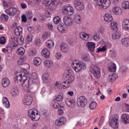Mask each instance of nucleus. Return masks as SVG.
Instances as JSON below:
<instances>
[{
  "mask_svg": "<svg viewBox=\"0 0 129 129\" xmlns=\"http://www.w3.org/2000/svg\"><path fill=\"white\" fill-rule=\"evenodd\" d=\"M14 81L17 84H23L26 87V90H29V79H28V74H18L15 75L14 77ZM28 83V85H25V84Z\"/></svg>",
  "mask_w": 129,
  "mask_h": 129,
  "instance_id": "f257e3e1",
  "label": "nucleus"
},
{
  "mask_svg": "<svg viewBox=\"0 0 129 129\" xmlns=\"http://www.w3.org/2000/svg\"><path fill=\"white\" fill-rule=\"evenodd\" d=\"M64 74L66 75V77L68 80L60 83L61 88H63V87L64 88L69 87V86H70V84H71L73 81H74V79H75V77L73 76V72H72V70L70 69L66 71Z\"/></svg>",
  "mask_w": 129,
  "mask_h": 129,
  "instance_id": "f03ea898",
  "label": "nucleus"
},
{
  "mask_svg": "<svg viewBox=\"0 0 129 129\" xmlns=\"http://www.w3.org/2000/svg\"><path fill=\"white\" fill-rule=\"evenodd\" d=\"M71 65L75 72H80V71L82 70V68L86 66V64L84 62L78 59L73 60Z\"/></svg>",
  "mask_w": 129,
  "mask_h": 129,
  "instance_id": "7ed1b4c3",
  "label": "nucleus"
},
{
  "mask_svg": "<svg viewBox=\"0 0 129 129\" xmlns=\"http://www.w3.org/2000/svg\"><path fill=\"white\" fill-rule=\"evenodd\" d=\"M27 114L32 120L36 121L37 120H39L40 119L38 111L35 109H29L28 111Z\"/></svg>",
  "mask_w": 129,
  "mask_h": 129,
  "instance_id": "20e7f679",
  "label": "nucleus"
},
{
  "mask_svg": "<svg viewBox=\"0 0 129 129\" xmlns=\"http://www.w3.org/2000/svg\"><path fill=\"white\" fill-rule=\"evenodd\" d=\"M90 71L96 78H99L101 76L100 68L96 65L92 66L90 68Z\"/></svg>",
  "mask_w": 129,
  "mask_h": 129,
  "instance_id": "39448f33",
  "label": "nucleus"
},
{
  "mask_svg": "<svg viewBox=\"0 0 129 129\" xmlns=\"http://www.w3.org/2000/svg\"><path fill=\"white\" fill-rule=\"evenodd\" d=\"M96 2L97 5L101 7L102 10H106L107 8H109L110 6V0H94Z\"/></svg>",
  "mask_w": 129,
  "mask_h": 129,
  "instance_id": "423d86ee",
  "label": "nucleus"
},
{
  "mask_svg": "<svg viewBox=\"0 0 129 129\" xmlns=\"http://www.w3.org/2000/svg\"><path fill=\"white\" fill-rule=\"evenodd\" d=\"M61 12L67 16H72L74 14V9L70 6H64L61 8Z\"/></svg>",
  "mask_w": 129,
  "mask_h": 129,
  "instance_id": "0eeeda50",
  "label": "nucleus"
},
{
  "mask_svg": "<svg viewBox=\"0 0 129 129\" xmlns=\"http://www.w3.org/2000/svg\"><path fill=\"white\" fill-rule=\"evenodd\" d=\"M109 124L113 128H118L119 122H118V117H110L109 120Z\"/></svg>",
  "mask_w": 129,
  "mask_h": 129,
  "instance_id": "6e6552de",
  "label": "nucleus"
},
{
  "mask_svg": "<svg viewBox=\"0 0 129 129\" xmlns=\"http://www.w3.org/2000/svg\"><path fill=\"white\" fill-rule=\"evenodd\" d=\"M77 104L80 107H84L87 104V99L86 97L82 96L79 97L77 101Z\"/></svg>",
  "mask_w": 129,
  "mask_h": 129,
  "instance_id": "1a4fd4ad",
  "label": "nucleus"
},
{
  "mask_svg": "<svg viewBox=\"0 0 129 129\" xmlns=\"http://www.w3.org/2000/svg\"><path fill=\"white\" fill-rule=\"evenodd\" d=\"M6 15L10 17H15L18 13V9L16 8L10 7L5 11Z\"/></svg>",
  "mask_w": 129,
  "mask_h": 129,
  "instance_id": "9d476101",
  "label": "nucleus"
},
{
  "mask_svg": "<svg viewBox=\"0 0 129 129\" xmlns=\"http://www.w3.org/2000/svg\"><path fill=\"white\" fill-rule=\"evenodd\" d=\"M23 102L25 105H31L33 102V97L31 95H27L24 97Z\"/></svg>",
  "mask_w": 129,
  "mask_h": 129,
  "instance_id": "9b49d317",
  "label": "nucleus"
},
{
  "mask_svg": "<svg viewBox=\"0 0 129 129\" xmlns=\"http://www.w3.org/2000/svg\"><path fill=\"white\" fill-rule=\"evenodd\" d=\"M75 7L77 11H83L84 9V4L78 0H75Z\"/></svg>",
  "mask_w": 129,
  "mask_h": 129,
  "instance_id": "f8f14e48",
  "label": "nucleus"
},
{
  "mask_svg": "<svg viewBox=\"0 0 129 129\" xmlns=\"http://www.w3.org/2000/svg\"><path fill=\"white\" fill-rule=\"evenodd\" d=\"M60 50L61 52H63V53H68V52L70 51V47L68 44L62 43L60 45Z\"/></svg>",
  "mask_w": 129,
  "mask_h": 129,
  "instance_id": "ddd939ff",
  "label": "nucleus"
},
{
  "mask_svg": "<svg viewBox=\"0 0 129 129\" xmlns=\"http://www.w3.org/2000/svg\"><path fill=\"white\" fill-rule=\"evenodd\" d=\"M122 29L124 31L129 30V19H124L122 21Z\"/></svg>",
  "mask_w": 129,
  "mask_h": 129,
  "instance_id": "4468645a",
  "label": "nucleus"
},
{
  "mask_svg": "<svg viewBox=\"0 0 129 129\" xmlns=\"http://www.w3.org/2000/svg\"><path fill=\"white\" fill-rule=\"evenodd\" d=\"M65 102L69 107L73 108V107H75V101L73 99L66 98L65 100Z\"/></svg>",
  "mask_w": 129,
  "mask_h": 129,
  "instance_id": "2eb2a0df",
  "label": "nucleus"
},
{
  "mask_svg": "<svg viewBox=\"0 0 129 129\" xmlns=\"http://www.w3.org/2000/svg\"><path fill=\"white\" fill-rule=\"evenodd\" d=\"M63 21L67 26H72L73 25V19L70 17H64Z\"/></svg>",
  "mask_w": 129,
  "mask_h": 129,
  "instance_id": "dca6fc26",
  "label": "nucleus"
},
{
  "mask_svg": "<svg viewBox=\"0 0 129 129\" xmlns=\"http://www.w3.org/2000/svg\"><path fill=\"white\" fill-rule=\"evenodd\" d=\"M112 12L115 16H120L122 14L121 8L119 7H114L112 8Z\"/></svg>",
  "mask_w": 129,
  "mask_h": 129,
  "instance_id": "f3484780",
  "label": "nucleus"
},
{
  "mask_svg": "<svg viewBox=\"0 0 129 129\" xmlns=\"http://www.w3.org/2000/svg\"><path fill=\"white\" fill-rule=\"evenodd\" d=\"M108 70L110 72H115L116 71V65L113 62H109L108 64Z\"/></svg>",
  "mask_w": 129,
  "mask_h": 129,
  "instance_id": "a211bd4d",
  "label": "nucleus"
},
{
  "mask_svg": "<svg viewBox=\"0 0 129 129\" xmlns=\"http://www.w3.org/2000/svg\"><path fill=\"white\" fill-rule=\"evenodd\" d=\"M2 84L3 86V87H4V88H6L7 87H8V86H10V84H11V81H10V79H9V78H4L2 79Z\"/></svg>",
  "mask_w": 129,
  "mask_h": 129,
  "instance_id": "6ab92c4d",
  "label": "nucleus"
},
{
  "mask_svg": "<svg viewBox=\"0 0 129 129\" xmlns=\"http://www.w3.org/2000/svg\"><path fill=\"white\" fill-rule=\"evenodd\" d=\"M2 103L3 104L6 108H10L11 107V103H10V101H9V99L6 97H4L2 99Z\"/></svg>",
  "mask_w": 129,
  "mask_h": 129,
  "instance_id": "aec40b11",
  "label": "nucleus"
},
{
  "mask_svg": "<svg viewBox=\"0 0 129 129\" xmlns=\"http://www.w3.org/2000/svg\"><path fill=\"white\" fill-rule=\"evenodd\" d=\"M80 38L84 41H88L89 40V34L86 33L85 32H82L79 34Z\"/></svg>",
  "mask_w": 129,
  "mask_h": 129,
  "instance_id": "412c9836",
  "label": "nucleus"
},
{
  "mask_svg": "<svg viewBox=\"0 0 129 129\" xmlns=\"http://www.w3.org/2000/svg\"><path fill=\"white\" fill-rule=\"evenodd\" d=\"M64 121L65 118L63 117L58 118L57 119L55 120V125H57V126H61V125H63V124H64Z\"/></svg>",
  "mask_w": 129,
  "mask_h": 129,
  "instance_id": "4be33fe9",
  "label": "nucleus"
},
{
  "mask_svg": "<svg viewBox=\"0 0 129 129\" xmlns=\"http://www.w3.org/2000/svg\"><path fill=\"white\" fill-rule=\"evenodd\" d=\"M41 55L45 58H48L50 57L51 54L50 53V51H49L47 48H44L41 51Z\"/></svg>",
  "mask_w": 129,
  "mask_h": 129,
  "instance_id": "5701e85b",
  "label": "nucleus"
},
{
  "mask_svg": "<svg viewBox=\"0 0 129 129\" xmlns=\"http://www.w3.org/2000/svg\"><path fill=\"white\" fill-rule=\"evenodd\" d=\"M104 20L107 23H110L112 21V20H113V18L112 17V16H111V15L110 14L106 13L104 15Z\"/></svg>",
  "mask_w": 129,
  "mask_h": 129,
  "instance_id": "b1692460",
  "label": "nucleus"
},
{
  "mask_svg": "<svg viewBox=\"0 0 129 129\" xmlns=\"http://www.w3.org/2000/svg\"><path fill=\"white\" fill-rule=\"evenodd\" d=\"M86 46L88 49L92 52L94 51V49H95V43L93 42H88L86 43Z\"/></svg>",
  "mask_w": 129,
  "mask_h": 129,
  "instance_id": "393cba45",
  "label": "nucleus"
},
{
  "mask_svg": "<svg viewBox=\"0 0 129 129\" xmlns=\"http://www.w3.org/2000/svg\"><path fill=\"white\" fill-rule=\"evenodd\" d=\"M122 121L123 123H129V115L127 114H122L121 117Z\"/></svg>",
  "mask_w": 129,
  "mask_h": 129,
  "instance_id": "a878e982",
  "label": "nucleus"
},
{
  "mask_svg": "<svg viewBox=\"0 0 129 129\" xmlns=\"http://www.w3.org/2000/svg\"><path fill=\"white\" fill-rule=\"evenodd\" d=\"M14 34L16 36H21L23 34V28L22 27H16L14 30Z\"/></svg>",
  "mask_w": 129,
  "mask_h": 129,
  "instance_id": "bb28decb",
  "label": "nucleus"
},
{
  "mask_svg": "<svg viewBox=\"0 0 129 129\" xmlns=\"http://www.w3.org/2000/svg\"><path fill=\"white\" fill-rule=\"evenodd\" d=\"M49 74L48 73H44L42 74V79L44 83H48L49 82Z\"/></svg>",
  "mask_w": 129,
  "mask_h": 129,
  "instance_id": "cd10ccee",
  "label": "nucleus"
},
{
  "mask_svg": "<svg viewBox=\"0 0 129 129\" xmlns=\"http://www.w3.org/2000/svg\"><path fill=\"white\" fill-rule=\"evenodd\" d=\"M11 95L13 97H17L19 96V89L18 88L14 87L12 90Z\"/></svg>",
  "mask_w": 129,
  "mask_h": 129,
  "instance_id": "c85d7f7f",
  "label": "nucleus"
},
{
  "mask_svg": "<svg viewBox=\"0 0 129 129\" xmlns=\"http://www.w3.org/2000/svg\"><path fill=\"white\" fill-rule=\"evenodd\" d=\"M31 77L32 79L33 83H38L39 79H38V75L36 73H32L31 75Z\"/></svg>",
  "mask_w": 129,
  "mask_h": 129,
  "instance_id": "c756f323",
  "label": "nucleus"
},
{
  "mask_svg": "<svg viewBox=\"0 0 129 129\" xmlns=\"http://www.w3.org/2000/svg\"><path fill=\"white\" fill-rule=\"evenodd\" d=\"M17 47V44H8L6 46V50L7 53H11L14 49V48H16Z\"/></svg>",
  "mask_w": 129,
  "mask_h": 129,
  "instance_id": "7c9ffc66",
  "label": "nucleus"
},
{
  "mask_svg": "<svg viewBox=\"0 0 129 129\" xmlns=\"http://www.w3.org/2000/svg\"><path fill=\"white\" fill-rule=\"evenodd\" d=\"M121 43L124 47H128L129 46V38H123L121 40Z\"/></svg>",
  "mask_w": 129,
  "mask_h": 129,
  "instance_id": "2f4dec72",
  "label": "nucleus"
},
{
  "mask_svg": "<svg viewBox=\"0 0 129 129\" xmlns=\"http://www.w3.org/2000/svg\"><path fill=\"white\" fill-rule=\"evenodd\" d=\"M42 63V60L40 57H35L33 59V64L35 66H40Z\"/></svg>",
  "mask_w": 129,
  "mask_h": 129,
  "instance_id": "473e14b6",
  "label": "nucleus"
},
{
  "mask_svg": "<svg viewBox=\"0 0 129 129\" xmlns=\"http://www.w3.org/2000/svg\"><path fill=\"white\" fill-rule=\"evenodd\" d=\"M74 22L76 24H81V17L78 14L75 15L74 17Z\"/></svg>",
  "mask_w": 129,
  "mask_h": 129,
  "instance_id": "72a5a7b5",
  "label": "nucleus"
},
{
  "mask_svg": "<svg viewBox=\"0 0 129 129\" xmlns=\"http://www.w3.org/2000/svg\"><path fill=\"white\" fill-rule=\"evenodd\" d=\"M65 27H66V26L64 24H60L57 26V29L60 32V33H65Z\"/></svg>",
  "mask_w": 129,
  "mask_h": 129,
  "instance_id": "f704fd0d",
  "label": "nucleus"
},
{
  "mask_svg": "<svg viewBox=\"0 0 129 129\" xmlns=\"http://www.w3.org/2000/svg\"><path fill=\"white\" fill-rule=\"evenodd\" d=\"M120 36H121L120 32H116L113 34L112 38L113 40H117V39H119L120 38Z\"/></svg>",
  "mask_w": 129,
  "mask_h": 129,
  "instance_id": "c9c22d12",
  "label": "nucleus"
},
{
  "mask_svg": "<svg viewBox=\"0 0 129 129\" xmlns=\"http://www.w3.org/2000/svg\"><path fill=\"white\" fill-rule=\"evenodd\" d=\"M121 7L124 10H129V2L123 1L122 2Z\"/></svg>",
  "mask_w": 129,
  "mask_h": 129,
  "instance_id": "e433bc0d",
  "label": "nucleus"
},
{
  "mask_svg": "<svg viewBox=\"0 0 129 129\" xmlns=\"http://www.w3.org/2000/svg\"><path fill=\"white\" fill-rule=\"evenodd\" d=\"M47 48L49 49H51V48H53V46L55 45V44L54 43V41L52 40H48L46 44Z\"/></svg>",
  "mask_w": 129,
  "mask_h": 129,
  "instance_id": "4c0bfd02",
  "label": "nucleus"
},
{
  "mask_svg": "<svg viewBox=\"0 0 129 129\" xmlns=\"http://www.w3.org/2000/svg\"><path fill=\"white\" fill-rule=\"evenodd\" d=\"M96 106H97V103L95 101H93L89 104V108L91 110H94L96 108Z\"/></svg>",
  "mask_w": 129,
  "mask_h": 129,
  "instance_id": "58836bf2",
  "label": "nucleus"
},
{
  "mask_svg": "<svg viewBox=\"0 0 129 129\" xmlns=\"http://www.w3.org/2000/svg\"><path fill=\"white\" fill-rule=\"evenodd\" d=\"M116 74H113L112 75H109L108 77V80L109 82H113L116 79Z\"/></svg>",
  "mask_w": 129,
  "mask_h": 129,
  "instance_id": "ea45409f",
  "label": "nucleus"
},
{
  "mask_svg": "<svg viewBox=\"0 0 129 129\" xmlns=\"http://www.w3.org/2000/svg\"><path fill=\"white\" fill-rule=\"evenodd\" d=\"M110 27L112 30H115V29H117L118 28V25L117 22L115 21H113L110 24Z\"/></svg>",
  "mask_w": 129,
  "mask_h": 129,
  "instance_id": "a19ab883",
  "label": "nucleus"
},
{
  "mask_svg": "<svg viewBox=\"0 0 129 129\" xmlns=\"http://www.w3.org/2000/svg\"><path fill=\"white\" fill-rule=\"evenodd\" d=\"M26 60H27V57H26V56H21L19 60L17 61V63L19 65H23Z\"/></svg>",
  "mask_w": 129,
  "mask_h": 129,
  "instance_id": "79ce46f5",
  "label": "nucleus"
},
{
  "mask_svg": "<svg viewBox=\"0 0 129 129\" xmlns=\"http://www.w3.org/2000/svg\"><path fill=\"white\" fill-rule=\"evenodd\" d=\"M0 20L3 22H7L9 20V16L6 14H2L0 17Z\"/></svg>",
  "mask_w": 129,
  "mask_h": 129,
  "instance_id": "37998d69",
  "label": "nucleus"
},
{
  "mask_svg": "<svg viewBox=\"0 0 129 129\" xmlns=\"http://www.w3.org/2000/svg\"><path fill=\"white\" fill-rule=\"evenodd\" d=\"M127 70H128V68L125 67V66H122L119 69V72L122 73V74H124Z\"/></svg>",
  "mask_w": 129,
  "mask_h": 129,
  "instance_id": "c03bdc74",
  "label": "nucleus"
},
{
  "mask_svg": "<svg viewBox=\"0 0 129 129\" xmlns=\"http://www.w3.org/2000/svg\"><path fill=\"white\" fill-rule=\"evenodd\" d=\"M44 65L46 67H52L53 66V62L49 60H45L44 61Z\"/></svg>",
  "mask_w": 129,
  "mask_h": 129,
  "instance_id": "a18cd8bd",
  "label": "nucleus"
},
{
  "mask_svg": "<svg viewBox=\"0 0 129 129\" xmlns=\"http://www.w3.org/2000/svg\"><path fill=\"white\" fill-rule=\"evenodd\" d=\"M17 53H18L19 55H24V54H25V49L21 47L18 49Z\"/></svg>",
  "mask_w": 129,
  "mask_h": 129,
  "instance_id": "49530a36",
  "label": "nucleus"
},
{
  "mask_svg": "<svg viewBox=\"0 0 129 129\" xmlns=\"http://www.w3.org/2000/svg\"><path fill=\"white\" fill-rule=\"evenodd\" d=\"M50 32H45L43 33L42 38L44 40H46L47 38H49L50 37Z\"/></svg>",
  "mask_w": 129,
  "mask_h": 129,
  "instance_id": "de8ad7c7",
  "label": "nucleus"
},
{
  "mask_svg": "<svg viewBox=\"0 0 129 129\" xmlns=\"http://www.w3.org/2000/svg\"><path fill=\"white\" fill-rule=\"evenodd\" d=\"M26 18L30 20H32L33 18V12L32 11H28L26 15Z\"/></svg>",
  "mask_w": 129,
  "mask_h": 129,
  "instance_id": "09e8293b",
  "label": "nucleus"
},
{
  "mask_svg": "<svg viewBox=\"0 0 129 129\" xmlns=\"http://www.w3.org/2000/svg\"><path fill=\"white\" fill-rule=\"evenodd\" d=\"M12 43H11L12 45H16V47L18 46V38L17 37L13 36L12 37Z\"/></svg>",
  "mask_w": 129,
  "mask_h": 129,
  "instance_id": "8fccbe9b",
  "label": "nucleus"
},
{
  "mask_svg": "<svg viewBox=\"0 0 129 129\" xmlns=\"http://www.w3.org/2000/svg\"><path fill=\"white\" fill-rule=\"evenodd\" d=\"M56 101H62L63 100V94L60 93H59L56 98Z\"/></svg>",
  "mask_w": 129,
  "mask_h": 129,
  "instance_id": "3c124183",
  "label": "nucleus"
},
{
  "mask_svg": "<svg viewBox=\"0 0 129 129\" xmlns=\"http://www.w3.org/2000/svg\"><path fill=\"white\" fill-rule=\"evenodd\" d=\"M105 51H106V47L102 46V47L97 48L96 52L97 53H99V52H105Z\"/></svg>",
  "mask_w": 129,
  "mask_h": 129,
  "instance_id": "603ef678",
  "label": "nucleus"
},
{
  "mask_svg": "<svg viewBox=\"0 0 129 129\" xmlns=\"http://www.w3.org/2000/svg\"><path fill=\"white\" fill-rule=\"evenodd\" d=\"M61 22V18L59 17H56L53 18V22L54 24H59Z\"/></svg>",
  "mask_w": 129,
  "mask_h": 129,
  "instance_id": "864d4df0",
  "label": "nucleus"
},
{
  "mask_svg": "<svg viewBox=\"0 0 129 129\" xmlns=\"http://www.w3.org/2000/svg\"><path fill=\"white\" fill-rule=\"evenodd\" d=\"M24 43V37L23 36H20L18 39V43L19 45H22Z\"/></svg>",
  "mask_w": 129,
  "mask_h": 129,
  "instance_id": "5fc2aeb1",
  "label": "nucleus"
},
{
  "mask_svg": "<svg viewBox=\"0 0 129 129\" xmlns=\"http://www.w3.org/2000/svg\"><path fill=\"white\" fill-rule=\"evenodd\" d=\"M82 60L83 61H85V62H87L89 61V55H84L82 57Z\"/></svg>",
  "mask_w": 129,
  "mask_h": 129,
  "instance_id": "6e6d98bb",
  "label": "nucleus"
},
{
  "mask_svg": "<svg viewBox=\"0 0 129 129\" xmlns=\"http://www.w3.org/2000/svg\"><path fill=\"white\" fill-rule=\"evenodd\" d=\"M28 31L30 34H34L35 33L34 28H33V27L31 26H29L28 27Z\"/></svg>",
  "mask_w": 129,
  "mask_h": 129,
  "instance_id": "4d7b16f0",
  "label": "nucleus"
},
{
  "mask_svg": "<svg viewBox=\"0 0 129 129\" xmlns=\"http://www.w3.org/2000/svg\"><path fill=\"white\" fill-rule=\"evenodd\" d=\"M32 40H33V35L32 34H29L26 37V40L27 42H31L32 41Z\"/></svg>",
  "mask_w": 129,
  "mask_h": 129,
  "instance_id": "13d9d810",
  "label": "nucleus"
},
{
  "mask_svg": "<svg viewBox=\"0 0 129 129\" xmlns=\"http://www.w3.org/2000/svg\"><path fill=\"white\" fill-rule=\"evenodd\" d=\"M99 38H100V37L99 36V35L97 34H94L93 36V39L94 41H99Z\"/></svg>",
  "mask_w": 129,
  "mask_h": 129,
  "instance_id": "bf43d9fd",
  "label": "nucleus"
},
{
  "mask_svg": "<svg viewBox=\"0 0 129 129\" xmlns=\"http://www.w3.org/2000/svg\"><path fill=\"white\" fill-rule=\"evenodd\" d=\"M6 43V38L5 37H1L0 38V44L4 45Z\"/></svg>",
  "mask_w": 129,
  "mask_h": 129,
  "instance_id": "052dcab7",
  "label": "nucleus"
},
{
  "mask_svg": "<svg viewBox=\"0 0 129 129\" xmlns=\"http://www.w3.org/2000/svg\"><path fill=\"white\" fill-rule=\"evenodd\" d=\"M55 86H56V87H57L58 89H61V88H62V86H61V84L59 83V81L56 82L55 84Z\"/></svg>",
  "mask_w": 129,
  "mask_h": 129,
  "instance_id": "680f3d73",
  "label": "nucleus"
},
{
  "mask_svg": "<svg viewBox=\"0 0 129 129\" xmlns=\"http://www.w3.org/2000/svg\"><path fill=\"white\" fill-rule=\"evenodd\" d=\"M98 31L100 34H103L104 33V28L102 26H100Z\"/></svg>",
  "mask_w": 129,
  "mask_h": 129,
  "instance_id": "e2e57ef3",
  "label": "nucleus"
},
{
  "mask_svg": "<svg viewBox=\"0 0 129 129\" xmlns=\"http://www.w3.org/2000/svg\"><path fill=\"white\" fill-rule=\"evenodd\" d=\"M103 121H104V116H102L100 119V121L99 123V125H102V123H103Z\"/></svg>",
  "mask_w": 129,
  "mask_h": 129,
  "instance_id": "0e129e2a",
  "label": "nucleus"
},
{
  "mask_svg": "<svg viewBox=\"0 0 129 129\" xmlns=\"http://www.w3.org/2000/svg\"><path fill=\"white\" fill-rule=\"evenodd\" d=\"M41 94H42V95H45V94H47V92L46 91V88L45 87L42 88Z\"/></svg>",
  "mask_w": 129,
  "mask_h": 129,
  "instance_id": "69168bd1",
  "label": "nucleus"
},
{
  "mask_svg": "<svg viewBox=\"0 0 129 129\" xmlns=\"http://www.w3.org/2000/svg\"><path fill=\"white\" fill-rule=\"evenodd\" d=\"M59 106H60V104L58 102H55L53 105V107L55 109L59 108Z\"/></svg>",
  "mask_w": 129,
  "mask_h": 129,
  "instance_id": "338daca9",
  "label": "nucleus"
},
{
  "mask_svg": "<svg viewBox=\"0 0 129 129\" xmlns=\"http://www.w3.org/2000/svg\"><path fill=\"white\" fill-rule=\"evenodd\" d=\"M62 57V54L61 53H57L55 55V58L57 59V60H59V59H61Z\"/></svg>",
  "mask_w": 129,
  "mask_h": 129,
  "instance_id": "774afa93",
  "label": "nucleus"
}]
</instances>
